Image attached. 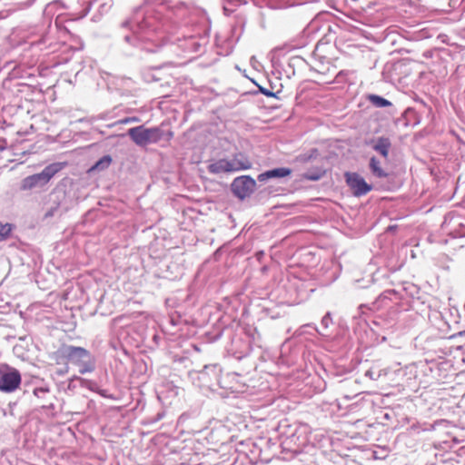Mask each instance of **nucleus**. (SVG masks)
Masks as SVG:
<instances>
[{
  "mask_svg": "<svg viewBox=\"0 0 465 465\" xmlns=\"http://www.w3.org/2000/svg\"><path fill=\"white\" fill-rule=\"evenodd\" d=\"M62 355L68 361L78 366L82 374L92 372L94 370V361L90 352L83 347L66 346L63 348Z\"/></svg>",
  "mask_w": 465,
  "mask_h": 465,
  "instance_id": "f257e3e1",
  "label": "nucleus"
},
{
  "mask_svg": "<svg viewBox=\"0 0 465 465\" xmlns=\"http://www.w3.org/2000/svg\"><path fill=\"white\" fill-rule=\"evenodd\" d=\"M64 165V163H54L47 165L41 173L27 176L22 182V189L30 190L38 184L47 183Z\"/></svg>",
  "mask_w": 465,
  "mask_h": 465,
  "instance_id": "f03ea898",
  "label": "nucleus"
},
{
  "mask_svg": "<svg viewBox=\"0 0 465 465\" xmlns=\"http://www.w3.org/2000/svg\"><path fill=\"white\" fill-rule=\"evenodd\" d=\"M128 134L138 146H146L149 143H155L163 137V132L159 128H145L143 125L129 129Z\"/></svg>",
  "mask_w": 465,
  "mask_h": 465,
  "instance_id": "7ed1b4c3",
  "label": "nucleus"
},
{
  "mask_svg": "<svg viewBox=\"0 0 465 465\" xmlns=\"http://www.w3.org/2000/svg\"><path fill=\"white\" fill-rule=\"evenodd\" d=\"M21 383V375L15 369L0 365V391L13 392Z\"/></svg>",
  "mask_w": 465,
  "mask_h": 465,
  "instance_id": "20e7f679",
  "label": "nucleus"
},
{
  "mask_svg": "<svg viewBox=\"0 0 465 465\" xmlns=\"http://www.w3.org/2000/svg\"><path fill=\"white\" fill-rule=\"evenodd\" d=\"M255 180L249 175L237 177L232 183L233 193L241 199L248 197L255 190Z\"/></svg>",
  "mask_w": 465,
  "mask_h": 465,
  "instance_id": "39448f33",
  "label": "nucleus"
},
{
  "mask_svg": "<svg viewBox=\"0 0 465 465\" xmlns=\"http://www.w3.org/2000/svg\"><path fill=\"white\" fill-rule=\"evenodd\" d=\"M344 176L346 183L354 196L360 197L365 195L372 189L371 185L368 184L364 178L357 173L347 172Z\"/></svg>",
  "mask_w": 465,
  "mask_h": 465,
  "instance_id": "423d86ee",
  "label": "nucleus"
},
{
  "mask_svg": "<svg viewBox=\"0 0 465 465\" xmlns=\"http://www.w3.org/2000/svg\"><path fill=\"white\" fill-rule=\"evenodd\" d=\"M251 167V161L242 153H236L231 160H229V170L231 173L248 170Z\"/></svg>",
  "mask_w": 465,
  "mask_h": 465,
  "instance_id": "0eeeda50",
  "label": "nucleus"
},
{
  "mask_svg": "<svg viewBox=\"0 0 465 465\" xmlns=\"http://www.w3.org/2000/svg\"><path fill=\"white\" fill-rule=\"evenodd\" d=\"M292 173V170L286 167L275 168L272 170H269L265 173H261L258 176L259 181L262 182L269 178L274 177H286Z\"/></svg>",
  "mask_w": 465,
  "mask_h": 465,
  "instance_id": "6e6552de",
  "label": "nucleus"
},
{
  "mask_svg": "<svg viewBox=\"0 0 465 465\" xmlns=\"http://www.w3.org/2000/svg\"><path fill=\"white\" fill-rule=\"evenodd\" d=\"M209 173L213 174H219L222 173H231L229 170V160L228 159H219L214 162H212L208 165Z\"/></svg>",
  "mask_w": 465,
  "mask_h": 465,
  "instance_id": "1a4fd4ad",
  "label": "nucleus"
},
{
  "mask_svg": "<svg viewBox=\"0 0 465 465\" xmlns=\"http://www.w3.org/2000/svg\"><path fill=\"white\" fill-rule=\"evenodd\" d=\"M391 148V142L388 138L380 137L376 141L373 145V149L378 152L381 155H382L385 159L389 156V152Z\"/></svg>",
  "mask_w": 465,
  "mask_h": 465,
  "instance_id": "9d476101",
  "label": "nucleus"
},
{
  "mask_svg": "<svg viewBox=\"0 0 465 465\" xmlns=\"http://www.w3.org/2000/svg\"><path fill=\"white\" fill-rule=\"evenodd\" d=\"M370 168L372 174L378 178H384L388 175L381 167V163L375 157L371 158Z\"/></svg>",
  "mask_w": 465,
  "mask_h": 465,
  "instance_id": "9b49d317",
  "label": "nucleus"
},
{
  "mask_svg": "<svg viewBox=\"0 0 465 465\" xmlns=\"http://www.w3.org/2000/svg\"><path fill=\"white\" fill-rule=\"evenodd\" d=\"M325 172L322 169H318L313 173H307L302 174V178L309 181H318L320 180L323 175Z\"/></svg>",
  "mask_w": 465,
  "mask_h": 465,
  "instance_id": "f8f14e48",
  "label": "nucleus"
},
{
  "mask_svg": "<svg viewBox=\"0 0 465 465\" xmlns=\"http://www.w3.org/2000/svg\"><path fill=\"white\" fill-rule=\"evenodd\" d=\"M12 231V225L10 223H0V242L5 240Z\"/></svg>",
  "mask_w": 465,
  "mask_h": 465,
  "instance_id": "ddd939ff",
  "label": "nucleus"
},
{
  "mask_svg": "<svg viewBox=\"0 0 465 465\" xmlns=\"http://www.w3.org/2000/svg\"><path fill=\"white\" fill-rule=\"evenodd\" d=\"M371 99L379 107H386L391 104L388 100L378 95H372Z\"/></svg>",
  "mask_w": 465,
  "mask_h": 465,
  "instance_id": "4468645a",
  "label": "nucleus"
},
{
  "mask_svg": "<svg viewBox=\"0 0 465 465\" xmlns=\"http://www.w3.org/2000/svg\"><path fill=\"white\" fill-rule=\"evenodd\" d=\"M112 162V159L109 155L104 156L102 159H100L94 168H99V166H109Z\"/></svg>",
  "mask_w": 465,
  "mask_h": 465,
  "instance_id": "2eb2a0df",
  "label": "nucleus"
},
{
  "mask_svg": "<svg viewBox=\"0 0 465 465\" xmlns=\"http://www.w3.org/2000/svg\"><path fill=\"white\" fill-rule=\"evenodd\" d=\"M137 121H138V118H136V117H127V118H124V119L119 120L118 122L114 123L113 125H115L117 124H126L134 123V122H137Z\"/></svg>",
  "mask_w": 465,
  "mask_h": 465,
  "instance_id": "dca6fc26",
  "label": "nucleus"
},
{
  "mask_svg": "<svg viewBox=\"0 0 465 465\" xmlns=\"http://www.w3.org/2000/svg\"><path fill=\"white\" fill-rule=\"evenodd\" d=\"M260 92H261L262 94H263L264 95L268 96V97H273V96H275V94H274V93H272V92H271V91H269L268 89H265V88H263V87H260Z\"/></svg>",
  "mask_w": 465,
  "mask_h": 465,
  "instance_id": "f3484780",
  "label": "nucleus"
},
{
  "mask_svg": "<svg viewBox=\"0 0 465 465\" xmlns=\"http://www.w3.org/2000/svg\"><path fill=\"white\" fill-rule=\"evenodd\" d=\"M67 371H68V367L66 366V367L64 368V370H60V371H58V374H59V375H64V374H65Z\"/></svg>",
  "mask_w": 465,
  "mask_h": 465,
  "instance_id": "a211bd4d",
  "label": "nucleus"
},
{
  "mask_svg": "<svg viewBox=\"0 0 465 465\" xmlns=\"http://www.w3.org/2000/svg\"><path fill=\"white\" fill-rule=\"evenodd\" d=\"M459 335H460V336H463V335H465V331H460V332L459 333Z\"/></svg>",
  "mask_w": 465,
  "mask_h": 465,
  "instance_id": "6ab92c4d",
  "label": "nucleus"
}]
</instances>
